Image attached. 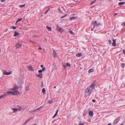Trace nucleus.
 I'll return each mask as SVG.
<instances>
[{"label": "nucleus", "mask_w": 125, "mask_h": 125, "mask_svg": "<svg viewBox=\"0 0 125 125\" xmlns=\"http://www.w3.org/2000/svg\"><path fill=\"white\" fill-rule=\"evenodd\" d=\"M67 16V15H64V16H62V17H61V18L62 19V18H64L66 16Z\"/></svg>", "instance_id": "2f4dec72"}, {"label": "nucleus", "mask_w": 125, "mask_h": 125, "mask_svg": "<svg viewBox=\"0 0 125 125\" xmlns=\"http://www.w3.org/2000/svg\"><path fill=\"white\" fill-rule=\"evenodd\" d=\"M12 72L10 71L9 72H8L5 71H3V74L6 75H8L11 74Z\"/></svg>", "instance_id": "6e6552de"}, {"label": "nucleus", "mask_w": 125, "mask_h": 125, "mask_svg": "<svg viewBox=\"0 0 125 125\" xmlns=\"http://www.w3.org/2000/svg\"><path fill=\"white\" fill-rule=\"evenodd\" d=\"M75 2H77L78 0H73Z\"/></svg>", "instance_id": "49530a36"}, {"label": "nucleus", "mask_w": 125, "mask_h": 125, "mask_svg": "<svg viewBox=\"0 0 125 125\" xmlns=\"http://www.w3.org/2000/svg\"><path fill=\"white\" fill-rule=\"evenodd\" d=\"M113 42L112 43V45L113 46H116V40L113 39Z\"/></svg>", "instance_id": "ddd939ff"}, {"label": "nucleus", "mask_w": 125, "mask_h": 125, "mask_svg": "<svg viewBox=\"0 0 125 125\" xmlns=\"http://www.w3.org/2000/svg\"><path fill=\"white\" fill-rule=\"evenodd\" d=\"M28 68L30 71H33L34 69L33 67L31 66L28 67Z\"/></svg>", "instance_id": "9b49d317"}, {"label": "nucleus", "mask_w": 125, "mask_h": 125, "mask_svg": "<svg viewBox=\"0 0 125 125\" xmlns=\"http://www.w3.org/2000/svg\"><path fill=\"white\" fill-rule=\"evenodd\" d=\"M92 24L94 26V28L95 26H98L100 25V23H97L96 21H93Z\"/></svg>", "instance_id": "0eeeda50"}, {"label": "nucleus", "mask_w": 125, "mask_h": 125, "mask_svg": "<svg viewBox=\"0 0 125 125\" xmlns=\"http://www.w3.org/2000/svg\"><path fill=\"white\" fill-rule=\"evenodd\" d=\"M124 125V124L122 123V124H121L120 125Z\"/></svg>", "instance_id": "6e6d98bb"}, {"label": "nucleus", "mask_w": 125, "mask_h": 125, "mask_svg": "<svg viewBox=\"0 0 125 125\" xmlns=\"http://www.w3.org/2000/svg\"><path fill=\"white\" fill-rule=\"evenodd\" d=\"M62 66L64 67L65 68H66V64L65 63H63L62 64Z\"/></svg>", "instance_id": "c85d7f7f"}, {"label": "nucleus", "mask_w": 125, "mask_h": 125, "mask_svg": "<svg viewBox=\"0 0 125 125\" xmlns=\"http://www.w3.org/2000/svg\"><path fill=\"white\" fill-rule=\"evenodd\" d=\"M91 93L88 91L87 90L85 89L84 92V97L86 98L87 96H90Z\"/></svg>", "instance_id": "20e7f679"}, {"label": "nucleus", "mask_w": 125, "mask_h": 125, "mask_svg": "<svg viewBox=\"0 0 125 125\" xmlns=\"http://www.w3.org/2000/svg\"><path fill=\"white\" fill-rule=\"evenodd\" d=\"M11 28H12L14 29H16V27L14 26H12Z\"/></svg>", "instance_id": "4c0bfd02"}, {"label": "nucleus", "mask_w": 125, "mask_h": 125, "mask_svg": "<svg viewBox=\"0 0 125 125\" xmlns=\"http://www.w3.org/2000/svg\"><path fill=\"white\" fill-rule=\"evenodd\" d=\"M84 124L81 122L79 123L78 125H84Z\"/></svg>", "instance_id": "e433bc0d"}, {"label": "nucleus", "mask_w": 125, "mask_h": 125, "mask_svg": "<svg viewBox=\"0 0 125 125\" xmlns=\"http://www.w3.org/2000/svg\"><path fill=\"white\" fill-rule=\"evenodd\" d=\"M18 87L17 86H15L14 88L11 89V90L14 91L15 90H16L18 88Z\"/></svg>", "instance_id": "aec40b11"}, {"label": "nucleus", "mask_w": 125, "mask_h": 125, "mask_svg": "<svg viewBox=\"0 0 125 125\" xmlns=\"http://www.w3.org/2000/svg\"><path fill=\"white\" fill-rule=\"evenodd\" d=\"M7 95V94H4L3 95L4 96V97H5V96Z\"/></svg>", "instance_id": "de8ad7c7"}, {"label": "nucleus", "mask_w": 125, "mask_h": 125, "mask_svg": "<svg viewBox=\"0 0 125 125\" xmlns=\"http://www.w3.org/2000/svg\"><path fill=\"white\" fill-rule=\"evenodd\" d=\"M102 0H100V1H101Z\"/></svg>", "instance_id": "13d9d810"}, {"label": "nucleus", "mask_w": 125, "mask_h": 125, "mask_svg": "<svg viewBox=\"0 0 125 125\" xmlns=\"http://www.w3.org/2000/svg\"><path fill=\"white\" fill-rule=\"evenodd\" d=\"M89 114L90 116H93V112L92 111H90L89 112Z\"/></svg>", "instance_id": "dca6fc26"}, {"label": "nucleus", "mask_w": 125, "mask_h": 125, "mask_svg": "<svg viewBox=\"0 0 125 125\" xmlns=\"http://www.w3.org/2000/svg\"><path fill=\"white\" fill-rule=\"evenodd\" d=\"M107 125H112L111 124V123H109V124H108Z\"/></svg>", "instance_id": "09e8293b"}, {"label": "nucleus", "mask_w": 125, "mask_h": 125, "mask_svg": "<svg viewBox=\"0 0 125 125\" xmlns=\"http://www.w3.org/2000/svg\"><path fill=\"white\" fill-rule=\"evenodd\" d=\"M56 88V86H55L54 87V88Z\"/></svg>", "instance_id": "4d7b16f0"}, {"label": "nucleus", "mask_w": 125, "mask_h": 125, "mask_svg": "<svg viewBox=\"0 0 125 125\" xmlns=\"http://www.w3.org/2000/svg\"><path fill=\"white\" fill-rule=\"evenodd\" d=\"M4 96L3 95H1V96H0V99L2 98H4Z\"/></svg>", "instance_id": "c9c22d12"}, {"label": "nucleus", "mask_w": 125, "mask_h": 125, "mask_svg": "<svg viewBox=\"0 0 125 125\" xmlns=\"http://www.w3.org/2000/svg\"><path fill=\"white\" fill-rule=\"evenodd\" d=\"M70 64L68 63H67L66 65V66H69L70 67Z\"/></svg>", "instance_id": "c756f323"}, {"label": "nucleus", "mask_w": 125, "mask_h": 125, "mask_svg": "<svg viewBox=\"0 0 125 125\" xmlns=\"http://www.w3.org/2000/svg\"><path fill=\"white\" fill-rule=\"evenodd\" d=\"M22 46V43L21 42H19L17 43L16 46V49H18Z\"/></svg>", "instance_id": "423d86ee"}, {"label": "nucleus", "mask_w": 125, "mask_h": 125, "mask_svg": "<svg viewBox=\"0 0 125 125\" xmlns=\"http://www.w3.org/2000/svg\"><path fill=\"white\" fill-rule=\"evenodd\" d=\"M119 121V119H118V118H116L114 120L113 122L114 124H115L117 123Z\"/></svg>", "instance_id": "1a4fd4ad"}, {"label": "nucleus", "mask_w": 125, "mask_h": 125, "mask_svg": "<svg viewBox=\"0 0 125 125\" xmlns=\"http://www.w3.org/2000/svg\"><path fill=\"white\" fill-rule=\"evenodd\" d=\"M94 27H93V28L92 29H91V31H92L93 30V29H94Z\"/></svg>", "instance_id": "5fc2aeb1"}, {"label": "nucleus", "mask_w": 125, "mask_h": 125, "mask_svg": "<svg viewBox=\"0 0 125 125\" xmlns=\"http://www.w3.org/2000/svg\"><path fill=\"white\" fill-rule=\"evenodd\" d=\"M123 54H124L125 55V50L124 49H123Z\"/></svg>", "instance_id": "a19ab883"}, {"label": "nucleus", "mask_w": 125, "mask_h": 125, "mask_svg": "<svg viewBox=\"0 0 125 125\" xmlns=\"http://www.w3.org/2000/svg\"><path fill=\"white\" fill-rule=\"evenodd\" d=\"M7 93L10 94H11L14 95H18L20 94V92L17 90H15L14 91H8L7 92Z\"/></svg>", "instance_id": "f03ea898"}, {"label": "nucleus", "mask_w": 125, "mask_h": 125, "mask_svg": "<svg viewBox=\"0 0 125 125\" xmlns=\"http://www.w3.org/2000/svg\"><path fill=\"white\" fill-rule=\"evenodd\" d=\"M33 119V118H32V117L31 118H29V119H27L26 120V121L25 123V124H24V125L25 124H26L27 123H28L29 121L31 119Z\"/></svg>", "instance_id": "6ab92c4d"}, {"label": "nucleus", "mask_w": 125, "mask_h": 125, "mask_svg": "<svg viewBox=\"0 0 125 125\" xmlns=\"http://www.w3.org/2000/svg\"><path fill=\"white\" fill-rule=\"evenodd\" d=\"M30 42H31L32 43H35L36 44V42H34L32 41H30Z\"/></svg>", "instance_id": "37998d69"}, {"label": "nucleus", "mask_w": 125, "mask_h": 125, "mask_svg": "<svg viewBox=\"0 0 125 125\" xmlns=\"http://www.w3.org/2000/svg\"><path fill=\"white\" fill-rule=\"evenodd\" d=\"M22 20V18H21L20 19L19 18L17 20V21H16V23H17L18 22H19L20 21H21Z\"/></svg>", "instance_id": "4be33fe9"}, {"label": "nucleus", "mask_w": 125, "mask_h": 125, "mask_svg": "<svg viewBox=\"0 0 125 125\" xmlns=\"http://www.w3.org/2000/svg\"><path fill=\"white\" fill-rule=\"evenodd\" d=\"M123 24L124 26H125V21L123 23Z\"/></svg>", "instance_id": "603ef678"}, {"label": "nucleus", "mask_w": 125, "mask_h": 125, "mask_svg": "<svg viewBox=\"0 0 125 125\" xmlns=\"http://www.w3.org/2000/svg\"><path fill=\"white\" fill-rule=\"evenodd\" d=\"M70 32L71 34H74V33L71 30H70Z\"/></svg>", "instance_id": "72a5a7b5"}, {"label": "nucleus", "mask_w": 125, "mask_h": 125, "mask_svg": "<svg viewBox=\"0 0 125 125\" xmlns=\"http://www.w3.org/2000/svg\"><path fill=\"white\" fill-rule=\"evenodd\" d=\"M45 68H43L42 69V71H45Z\"/></svg>", "instance_id": "79ce46f5"}, {"label": "nucleus", "mask_w": 125, "mask_h": 125, "mask_svg": "<svg viewBox=\"0 0 125 125\" xmlns=\"http://www.w3.org/2000/svg\"><path fill=\"white\" fill-rule=\"evenodd\" d=\"M53 55L54 57V58H55L56 56V53L55 52V50H53Z\"/></svg>", "instance_id": "f8f14e48"}, {"label": "nucleus", "mask_w": 125, "mask_h": 125, "mask_svg": "<svg viewBox=\"0 0 125 125\" xmlns=\"http://www.w3.org/2000/svg\"><path fill=\"white\" fill-rule=\"evenodd\" d=\"M25 6V4H23L22 5H21L19 6V7L20 8H22L24 7Z\"/></svg>", "instance_id": "cd10ccee"}, {"label": "nucleus", "mask_w": 125, "mask_h": 125, "mask_svg": "<svg viewBox=\"0 0 125 125\" xmlns=\"http://www.w3.org/2000/svg\"><path fill=\"white\" fill-rule=\"evenodd\" d=\"M19 34V33L18 32L15 31L14 32V36L15 37L17 35H18Z\"/></svg>", "instance_id": "412c9836"}, {"label": "nucleus", "mask_w": 125, "mask_h": 125, "mask_svg": "<svg viewBox=\"0 0 125 125\" xmlns=\"http://www.w3.org/2000/svg\"><path fill=\"white\" fill-rule=\"evenodd\" d=\"M96 83V81H94L91 85L88 87L86 89L89 92L91 93L92 90L95 89V86Z\"/></svg>", "instance_id": "f257e3e1"}, {"label": "nucleus", "mask_w": 125, "mask_h": 125, "mask_svg": "<svg viewBox=\"0 0 125 125\" xmlns=\"http://www.w3.org/2000/svg\"><path fill=\"white\" fill-rule=\"evenodd\" d=\"M57 30L61 33H62L64 31V30L60 27L58 25H57L56 27Z\"/></svg>", "instance_id": "39448f33"}, {"label": "nucleus", "mask_w": 125, "mask_h": 125, "mask_svg": "<svg viewBox=\"0 0 125 125\" xmlns=\"http://www.w3.org/2000/svg\"><path fill=\"white\" fill-rule=\"evenodd\" d=\"M41 67L43 68V65H41Z\"/></svg>", "instance_id": "8fccbe9b"}, {"label": "nucleus", "mask_w": 125, "mask_h": 125, "mask_svg": "<svg viewBox=\"0 0 125 125\" xmlns=\"http://www.w3.org/2000/svg\"><path fill=\"white\" fill-rule=\"evenodd\" d=\"M125 65L124 63H122L121 64V66L123 67H124L125 66Z\"/></svg>", "instance_id": "7c9ffc66"}, {"label": "nucleus", "mask_w": 125, "mask_h": 125, "mask_svg": "<svg viewBox=\"0 0 125 125\" xmlns=\"http://www.w3.org/2000/svg\"><path fill=\"white\" fill-rule=\"evenodd\" d=\"M38 49L39 50H41L42 48L41 47H39V48H38Z\"/></svg>", "instance_id": "3c124183"}, {"label": "nucleus", "mask_w": 125, "mask_h": 125, "mask_svg": "<svg viewBox=\"0 0 125 125\" xmlns=\"http://www.w3.org/2000/svg\"><path fill=\"white\" fill-rule=\"evenodd\" d=\"M21 107L20 106H17V108H12V110L14 111L13 112L14 113L17 112L18 110L21 111Z\"/></svg>", "instance_id": "7ed1b4c3"}, {"label": "nucleus", "mask_w": 125, "mask_h": 125, "mask_svg": "<svg viewBox=\"0 0 125 125\" xmlns=\"http://www.w3.org/2000/svg\"><path fill=\"white\" fill-rule=\"evenodd\" d=\"M43 106H41L40 107L38 108H37V109H36V110H34L33 111V112H36V111L37 110H41L42 108L43 107Z\"/></svg>", "instance_id": "9d476101"}, {"label": "nucleus", "mask_w": 125, "mask_h": 125, "mask_svg": "<svg viewBox=\"0 0 125 125\" xmlns=\"http://www.w3.org/2000/svg\"><path fill=\"white\" fill-rule=\"evenodd\" d=\"M42 70H40L38 71V72L39 73H42Z\"/></svg>", "instance_id": "473e14b6"}, {"label": "nucleus", "mask_w": 125, "mask_h": 125, "mask_svg": "<svg viewBox=\"0 0 125 125\" xmlns=\"http://www.w3.org/2000/svg\"><path fill=\"white\" fill-rule=\"evenodd\" d=\"M117 13H115L114 14V15H117Z\"/></svg>", "instance_id": "864d4df0"}, {"label": "nucleus", "mask_w": 125, "mask_h": 125, "mask_svg": "<svg viewBox=\"0 0 125 125\" xmlns=\"http://www.w3.org/2000/svg\"><path fill=\"white\" fill-rule=\"evenodd\" d=\"M42 92L44 93V94H45L46 93L45 92V89L44 88H43L42 89Z\"/></svg>", "instance_id": "a878e982"}, {"label": "nucleus", "mask_w": 125, "mask_h": 125, "mask_svg": "<svg viewBox=\"0 0 125 125\" xmlns=\"http://www.w3.org/2000/svg\"><path fill=\"white\" fill-rule=\"evenodd\" d=\"M5 0H1V1L2 2H4L5 1Z\"/></svg>", "instance_id": "a18cd8bd"}, {"label": "nucleus", "mask_w": 125, "mask_h": 125, "mask_svg": "<svg viewBox=\"0 0 125 125\" xmlns=\"http://www.w3.org/2000/svg\"><path fill=\"white\" fill-rule=\"evenodd\" d=\"M59 111V110H57L55 114V115H54L53 116L52 118H55V117H56L57 115L58 114V112Z\"/></svg>", "instance_id": "2eb2a0df"}, {"label": "nucleus", "mask_w": 125, "mask_h": 125, "mask_svg": "<svg viewBox=\"0 0 125 125\" xmlns=\"http://www.w3.org/2000/svg\"><path fill=\"white\" fill-rule=\"evenodd\" d=\"M109 42L110 44H111L112 43V41L111 40H109Z\"/></svg>", "instance_id": "58836bf2"}, {"label": "nucleus", "mask_w": 125, "mask_h": 125, "mask_svg": "<svg viewBox=\"0 0 125 125\" xmlns=\"http://www.w3.org/2000/svg\"><path fill=\"white\" fill-rule=\"evenodd\" d=\"M125 3V2H120L118 3V5H123Z\"/></svg>", "instance_id": "5701e85b"}, {"label": "nucleus", "mask_w": 125, "mask_h": 125, "mask_svg": "<svg viewBox=\"0 0 125 125\" xmlns=\"http://www.w3.org/2000/svg\"><path fill=\"white\" fill-rule=\"evenodd\" d=\"M46 28L50 31H52V28L50 27L47 26H46Z\"/></svg>", "instance_id": "4468645a"}, {"label": "nucleus", "mask_w": 125, "mask_h": 125, "mask_svg": "<svg viewBox=\"0 0 125 125\" xmlns=\"http://www.w3.org/2000/svg\"><path fill=\"white\" fill-rule=\"evenodd\" d=\"M76 17H71L70 18V21H72L74 20V19H76Z\"/></svg>", "instance_id": "b1692460"}, {"label": "nucleus", "mask_w": 125, "mask_h": 125, "mask_svg": "<svg viewBox=\"0 0 125 125\" xmlns=\"http://www.w3.org/2000/svg\"><path fill=\"white\" fill-rule=\"evenodd\" d=\"M42 74L41 73H39L38 74L36 75L40 78H42Z\"/></svg>", "instance_id": "f3484780"}, {"label": "nucleus", "mask_w": 125, "mask_h": 125, "mask_svg": "<svg viewBox=\"0 0 125 125\" xmlns=\"http://www.w3.org/2000/svg\"><path fill=\"white\" fill-rule=\"evenodd\" d=\"M92 101L93 102H95V100L94 99H93Z\"/></svg>", "instance_id": "c03bdc74"}, {"label": "nucleus", "mask_w": 125, "mask_h": 125, "mask_svg": "<svg viewBox=\"0 0 125 125\" xmlns=\"http://www.w3.org/2000/svg\"><path fill=\"white\" fill-rule=\"evenodd\" d=\"M82 55V53H77L76 54V56L77 57H80Z\"/></svg>", "instance_id": "a211bd4d"}, {"label": "nucleus", "mask_w": 125, "mask_h": 125, "mask_svg": "<svg viewBox=\"0 0 125 125\" xmlns=\"http://www.w3.org/2000/svg\"><path fill=\"white\" fill-rule=\"evenodd\" d=\"M4 96L3 95H1V96H0V99L2 98H4Z\"/></svg>", "instance_id": "f704fd0d"}, {"label": "nucleus", "mask_w": 125, "mask_h": 125, "mask_svg": "<svg viewBox=\"0 0 125 125\" xmlns=\"http://www.w3.org/2000/svg\"><path fill=\"white\" fill-rule=\"evenodd\" d=\"M94 70L93 69H90L88 71V72L89 73H90L92 72H94Z\"/></svg>", "instance_id": "393cba45"}, {"label": "nucleus", "mask_w": 125, "mask_h": 125, "mask_svg": "<svg viewBox=\"0 0 125 125\" xmlns=\"http://www.w3.org/2000/svg\"><path fill=\"white\" fill-rule=\"evenodd\" d=\"M49 10V9H48V10H46V11L45 12V13H44V14H46L47 13V12H48V11Z\"/></svg>", "instance_id": "ea45409f"}, {"label": "nucleus", "mask_w": 125, "mask_h": 125, "mask_svg": "<svg viewBox=\"0 0 125 125\" xmlns=\"http://www.w3.org/2000/svg\"><path fill=\"white\" fill-rule=\"evenodd\" d=\"M96 1V0H93L92 1L91 3L90 4V5H91L94 3Z\"/></svg>", "instance_id": "bb28decb"}]
</instances>
